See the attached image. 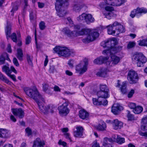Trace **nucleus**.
<instances>
[{
  "label": "nucleus",
  "instance_id": "nucleus-34",
  "mask_svg": "<svg viewBox=\"0 0 147 147\" xmlns=\"http://www.w3.org/2000/svg\"><path fill=\"white\" fill-rule=\"evenodd\" d=\"M99 77H105L107 75L106 70L105 69H102L96 74Z\"/></svg>",
  "mask_w": 147,
  "mask_h": 147
},
{
  "label": "nucleus",
  "instance_id": "nucleus-52",
  "mask_svg": "<svg viewBox=\"0 0 147 147\" xmlns=\"http://www.w3.org/2000/svg\"><path fill=\"white\" fill-rule=\"evenodd\" d=\"M135 92L134 90L133 89H131L130 91L127 94V97L129 98H131L132 96Z\"/></svg>",
  "mask_w": 147,
  "mask_h": 147
},
{
  "label": "nucleus",
  "instance_id": "nucleus-17",
  "mask_svg": "<svg viewBox=\"0 0 147 147\" xmlns=\"http://www.w3.org/2000/svg\"><path fill=\"white\" fill-rule=\"evenodd\" d=\"M123 109V107L119 104H114L112 107L111 111L114 114H117L119 112Z\"/></svg>",
  "mask_w": 147,
  "mask_h": 147
},
{
  "label": "nucleus",
  "instance_id": "nucleus-51",
  "mask_svg": "<svg viewBox=\"0 0 147 147\" xmlns=\"http://www.w3.org/2000/svg\"><path fill=\"white\" fill-rule=\"evenodd\" d=\"M26 132L28 136H30L32 134V131L31 129L29 127H27L25 129Z\"/></svg>",
  "mask_w": 147,
  "mask_h": 147
},
{
  "label": "nucleus",
  "instance_id": "nucleus-10",
  "mask_svg": "<svg viewBox=\"0 0 147 147\" xmlns=\"http://www.w3.org/2000/svg\"><path fill=\"white\" fill-rule=\"evenodd\" d=\"M115 53L110 54L111 61H106V64L107 66L110 67L113 66L118 64L120 62L121 58L115 55Z\"/></svg>",
  "mask_w": 147,
  "mask_h": 147
},
{
  "label": "nucleus",
  "instance_id": "nucleus-32",
  "mask_svg": "<svg viewBox=\"0 0 147 147\" xmlns=\"http://www.w3.org/2000/svg\"><path fill=\"white\" fill-rule=\"evenodd\" d=\"M16 57L19 60L22 61L23 60V54L22 49H18L17 50Z\"/></svg>",
  "mask_w": 147,
  "mask_h": 147
},
{
  "label": "nucleus",
  "instance_id": "nucleus-12",
  "mask_svg": "<svg viewBox=\"0 0 147 147\" xmlns=\"http://www.w3.org/2000/svg\"><path fill=\"white\" fill-rule=\"evenodd\" d=\"M63 7V5H60L59 2L55 4V9L57 12V14L59 17H63L65 15L66 13L65 10L62 9Z\"/></svg>",
  "mask_w": 147,
  "mask_h": 147
},
{
  "label": "nucleus",
  "instance_id": "nucleus-24",
  "mask_svg": "<svg viewBox=\"0 0 147 147\" xmlns=\"http://www.w3.org/2000/svg\"><path fill=\"white\" fill-rule=\"evenodd\" d=\"M113 142H116L119 144H122L125 142V139L121 138L120 136L117 135L116 136L114 135L113 136Z\"/></svg>",
  "mask_w": 147,
  "mask_h": 147
},
{
  "label": "nucleus",
  "instance_id": "nucleus-41",
  "mask_svg": "<svg viewBox=\"0 0 147 147\" xmlns=\"http://www.w3.org/2000/svg\"><path fill=\"white\" fill-rule=\"evenodd\" d=\"M103 13L105 17L109 19L111 18V16H112L113 13L112 12L109 11L103 12Z\"/></svg>",
  "mask_w": 147,
  "mask_h": 147
},
{
  "label": "nucleus",
  "instance_id": "nucleus-54",
  "mask_svg": "<svg viewBox=\"0 0 147 147\" xmlns=\"http://www.w3.org/2000/svg\"><path fill=\"white\" fill-rule=\"evenodd\" d=\"M74 61L72 59H70L67 62V64L69 67L71 68H72L73 67V64Z\"/></svg>",
  "mask_w": 147,
  "mask_h": 147
},
{
  "label": "nucleus",
  "instance_id": "nucleus-33",
  "mask_svg": "<svg viewBox=\"0 0 147 147\" xmlns=\"http://www.w3.org/2000/svg\"><path fill=\"white\" fill-rule=\"evenodd\" d=\"M120 90L123 94H125L127 91V83L125 81L122 82L121 86L120 88Z\"/></svg>",
  "mask_w": 147,
  "mask_h": 147
},
{
  "label": "nucleus",
  "instance_id": "nucleus-37",
  "mask_svg": "<svg viewBox=\"0 0 147 147\" xmlns=\"http://www.w3.org/2000/svg\"><path fill=\"white\" fill-rule=\"evenodd\" d=\"M56 1V3L59 2L60 3V5H63V7L67 6L69 4L68 1L69 0H55Z\"/></svg>",
  "mask_w": 147,
  "mask_h": 147
},
{
  "label": "nucleus",
  "instance_id": "nucleus-25",
  "mask_svg": "<svg viewBox=\"0 0 147 147\" xmlns=\"http://www.w3.org/2000/svg\"><path fill=\"white\" fill-rule=\"evenodd\" d=\"M33 144L38 147H43L45 145V143L44 140H42L39 138H37L35 140Z\"/></svg>",
  "mask_w": 147,
  "mask_h": 147
},
{
  "label": "nucleus",
  "instance_id": "nucleus-6",
  "mask_svg": "<svg viewBox=\"0 0 147 147\" xmlns=\"http://www.w3.org/2000/svg\"><path fill=\"white\" fill-rule=\"evenodd\" d=\"M77 19L79 22H81L83 20H85L87 24H89L91 23L94 22L95 20L91 14H87L85 13H82L77 17Z\"/></svg>",
  "mask_w": 147,
  "mask_h": 147
},
{
  "label": "nucleus",
  "instance_id": "nucleus-43",
  "mask_svg": "<svg viewBox=\"0 0 147 147\" xmlns=\"http://www.w3.org/2000/svg\"><path fill=\"white\" fill-rule=\"evenodd\" d=\"M137 9L139 15L142 13H147V9L146 8L144 7L141 8L138 7Z\"/></svg>",
  "mask_w": 147,
  "mask_h": 147
},
{
  "label": "nucleus",
  "instance_id": "nucleus-48",
  "mask_svg": "<svg viewBox=\"0 0 147 147\" xmlns=\"http://www.w3.org/2000/svg\"><path fill=\"white\" fill-rule=\"evenodd\" d=\"M138 44L141 46H145V39L138 41Z\"/></svg>",
  "mask_w": 147,
  "mask_h": 147
},
{
  "label": "nucleus",
  "instance_id": "nucleus-26",
  "mask_svg": "<svg viewBox=\"0 0 147 147\" xmlns=\"http://www.w3.org/2000/svg\"><path fill=\"white\" fill-rule=\"evenodd\" d=\"M89 113L84 110H81L79 111V115L82 119H87Z\"/></svg>",
  "mask_w": 147,
  "mask_h": 147
},
{
  "label": "nucleus",
  "instance_id": "nucleus-49",
  "mask_svg": "<svg viewBox=\"0 0 147 147\" xmlns=\"http://www.w3.org/2000/svg\"><path fill=\"white\" fill-rule=\"evenodd\" d=\"M13 7L11 11V12H13L14 11H16L18 10V5L16 3L12 4Z\"/></svg>",
  "mask_w": 147,
  "mask_h": 147
},
{
  "label": "nucleus",
  "instance_id": "nucleus-53",
  "mask_svg": "<svg viewBox=\"0 0 147 147\" xmlns=\"http://www.w3.org/2000/svg\"><path fill=\"white\" fill-rule=\"evenodd\" d=\"M31 38L29 36H28L26 38V45L29 44L31 42Z\"/></svg>",
  "mask_w": 147,
  "mask_h": 147
},
{
  "label": "nucleus",
  "instance_id": "nucleus-5",
  "mask_svg": "<svg viewBox=\"0 0 147 147\" xmlns=\"http://www.w3.org/2000/svg\"><path fill=\"white\" fill-rule=\"evenodd\" d=\"M134 63L137 64L139 67H142L147 61V59L142 53H139L134 54L132 58Z\"/></svg>",
  "mask_w": 147,
  "mask_h": 147
},
{
  "label": "nucleus",
  "instance_id": "nucleus-40",
  "mask_svg": "<svg viewBox=\"0 0 147 147\" xmlns=\"http://www.w3.org/2000/svg\"><path fill=\"white\" fill-rule=\"evenodd\" d=\"M26 59L28 63L30 65L32 66L33 65L32 60L33 57L31 56L29 54H27L26 55Z\"/></svg>",
  "mask_w": 147,
  "mask_h": 147
},
{
  "label": "nucleus",
  "instance_id": "nucleus-46",
  "mask_svg": "<svg viewBox=\"0 0 147 147\" xmlns=\"http://www.w3.org/2000/svg\"><path fill=\"white\" fill-rule=\"evenodd\" d=\"M127 117L129 120H131L134 119V115L130 113V112L128 111H127Z\"/></svg>",
  "mask_w": 147,
  "mask_h": 147
},
{
  "label": "nucleus",
  "instance_id": "nucleus-3",
  "mask_svg": "<svg viewBox=\"0 0 147 147\" xmlns=\"http://www.w3.org/2000/svg\"><path fill=\"white\" fill-rule=\"evenodd\" d=\"M107 41L109 46L110 47L109 49L103 51V54L108 55V53H117L122 50V46L113 47L118 43L117 40L116 38H113L111 39L108 40Z\"/></svg>",
  "mask_w": 147,
  "mask_h": 147
},
{
  "label": "nucleus",
  "instance_id": "nucleus-38",
  "mask_svg": "<svg viewBox=\"0 0 147 147\" xmlns=\"http://www.w3.org/2000/svg\"><path fill=\"white\" fill-rule=\"evenodd\" d=\"M84 5H80V4H75L74 5L73 9L76 12L79 11L82 8Z\"/></svg>",
  "mask_w": 147,
  "mask_h": 147
},
{
  "label": "nucleus",
  "instance_id": "nucleus-4",
  "mask_svg": "<svg viewBox=\"0 0 147 147\" xmlns=\"http://www.w3.org/2000/svg\"><path fill=\"white\" fill-rule=\"evenodd\" d=\"M53 50L59 56L67 57L70 56H74L75 52L73 50H70L66 47L57 46L55 47Z\"/></svg>",
  "mask_w": 147,
  "mask_h": 147
},
{
  "label": "nucleus",
  "instance_id": "nucleus-23",
  "mask_svg": "<svg viewBox=\"0 0 147 147\" xmlns=\"http://www.w3.org/2000/svg\"><path fill=\"white\" fill-rule=\"evenodd\" d=\"M113 25V23L112 25H109L107 26L108 28L107 32L108 34L114 35L116 32V27Z\"/></svg>",
  "mask_w": 147,
  "mask_h": 147
},
{
  "label": "nucleus",
  "instance_id": "nucleus-30",
  "mask_svg": "<svg viewBox=\"0 0 147 147\" xmlns=\"http://www.w3.org/2000/svg\"><path fill=\"white\" fill-rule=\"evenodd\" d=\"M5 59L7 60H10L8 55L6 53L1 56L0 57V65H2L4 63Z\"/></svg>",
  "mask_w": 147,
  "mask_h": 147
},
{
  "label": "nucleus",
  "instance_id": "nucleus-22",
  "mask_svg": "<svg viewBox=\"0 0 147 147\" xmlns=\"http://www.w3.org/2000/svg\"><path fill=\"white\" fill-rule=\"evenodd\" d=\"M112 124L113 127L115 129H120L123 126V123L117 119L113 120Z\"/></svg>",
  "mask_w": 147,
  "mask_h": 147
},
{
  "label": "nucleus",
  "instance_id": "nucleus-60",
  "mask_svg": "<svg viewBox=\"0 0 147 147\" xmlns=\"http://www.w3.org/2000/svg\"><path fill=\"white\" fill-rule=\"evenodd\" d=\"M94 63L96 64H101V62L100 61L99 57L95 59L94 61Z\"/></svg>",
  "mask_w": 147,
  "mask_h": 147
},
{
  "label": "nucleus",
  "instance_id": "nucleus-9",
  "mask_svg": "<svg viewBox=\"0 0 147 147\" xmlns=\"http://www.w3.org/2000/svg\"><path fill=\"white\" fill-rule=\"evenodd\" d=\"M69 102L68 100H65V102L58 107L59 114L61 115H66L69 112V110L67 107L68 105Z\"/></svg>",
  "mask_w": 147,
  "mask_h": 147
},
{
  "label": "nucleus",
  "instance_id": "nucleus-57",
  "mask_svg": "<svg viewBox=\"0 0 147 147\" xmlns=\"http://www.w3.org/2000/svg\"><path fill=\"white\" fill-rule=\"evenodd\" d=\"M105 10L107 11H111L114 10V8L113 7H110V6H107L105 7Z\"/></svg>",
  "mask_w": 147,
  "mask_h": 147
},
{
  "label": "nucleus",
  "instance_id": "nucleus-47",
  "mask_svg": "<svg viewBox=\"0 0 147 147\" xmlns=\"http://www.w3.org/2000/svg\"><path fill=\"white\" fill-rule=\"evenodd\" d=\"M136 45V43L134 42H130L127 45V48L130 49L134 47Z\"/></svg>",
  "mask_w": 147,
  "mask_h": 147
},
{
  "label": "nucleus",
  "instance_id": "nucleus-16",
  "mask_svg": "<svg viewBox=\"0 0 147 147\" xmlns=\"http://www.w3.org/2000/svg\"><path fill=\"white\" fill-rule=\"evenodd\" d=\"M113 25L115 26L116 28V32H117L118 34L120 33L124 32L125 31V28L120 23L117 21H115L113 23Z\"/></svg>",
  "mask_w": 147,
  "mask_h": 147
},
{
  "label": "nucleus",
  "instance_id": "nucleus-35",
  "mask_svg": "<svg viewBox=\"0 0 147 147\" xmlns=\"http://www.w3.org/2000/svg\"><path fill=\"white\" fill-rule=\"evenodd\" d=\"M0 80L9 85H11L12 84V82L7 79L1 72H0Z\"/></svg>",
  "mask_w": 147,
  "mask_h": 147
},
{
  "label": "nucleus",
  "instance_id": "nucleus-50",
  "mask_svg": "<svg viewBox=\"0 0 147 147\" xmlns=\"http://www.w3.org/2000/svg\"><path fill=\"white\" fill-rule=\"evenodd\" d=\"M39 27L41 30H44L45 28V23L43 22H41L39 24Z\"/></svg>",
  "mask_w": 147,
  "mask_h": 147
},
{
  "label": "nucleus",
  "instance_id": "nucleus-21",
  "mask_svg": "<svg viewBox=\"0 0 147 147\" xmlns=\"http://www.w3.org/2000/svg\"><path fill=\"white\" fill-rule=\"evenodd\" d=\"M77 130L74 132V136L76 137H81L82 136L84 129L81 126H77L76 127Z\"/></svg>",
  "mask_w": 147,
  "mask_h": 147
},
{
  "label": "nucleus",
  "instance_id": "nucleus-45",
  "mask_svg": "<svg viewBox=\"0 0 147 147\" xmlns=\"http://www.w3.org/2000/svg\"><path fill=\"white\" fill-rule=\"evenodd\" d=\"M100 45L101 46L105 48L107 47L108 48V49H109V46L107 40V41H105L102 42L100 43Z\"/></svg>",
  "mask_w": 147,
  "mask_h": 147
},
{
  "label": "nucleus",
  "instance_id": "nucleus-58",
  "mask_svg": "<svg viewBox=\"0 0 147 147\" xmlns=\"http://www.w3.org/2000/svg\"><path fill=\"white\" fill-rule=\"evenodd\" d=\"M49 70L50 73H53L55 70L54 66L53 65L50 66Z\"/></svg>",
  "mask_w": 147,
  "mask_h": 147
},
{
  "label": "nucleus",
  "instance_id": "nucleus-11",
  "mask_svg": "<svg viewBox=\"0 0 147 147\" xmlns=\"http://www.w3.org/2000/svg\"><path fill=\"white\" fill-rule=\"evenodd\" d=\"M127 78L130 84H133L137 82L138 77L136 72L130 70L128 73Z\"/></svg>",
  "mask_w": 147,
  "mask_h": 147
},
{
  "label": "nucleus",
  "instance_id": "nucleus-27",
  "mask_svg": "<svg viewBox=\"0 0 147 147\" xmlns=\"http://www.w3.org/2000/svg\"><path fill=\"white\" fill-rule=\"evenodd\" d=\"M63 31L68 37L75 36V30L71 31L68 28H65L63 29Z\"/></svg>",
  "mask_w": 147,
  "mask_h": 147
},
{
  "label": "nucleus",
  "instance_id": "nucleus-42",
  "mask_svg": "<svg viewBox=\"0 0 147 147\" xmlns=\"http://www.w3.org/2000/svg\"><path fill=\"white\" fill-rule=\"evenodd\" d=\"M138 11L137 8L136 9H134L131 13L130 16L132 18H134L135 16H138L139 15Z\"/></svg>",
  "mask_w": 147,
  "mask_h": 147
},
{
  "label": "nucleus",
  "instance_id": "nucleus-59",
  "mask_svg": "<svg viewBox=\"0 0 147 147\" xmlns=\"http://www.w3.org/2000/svg\"><path fill=\"white\" fill-rule=\"evenodd\" d=\"M139 134L141 136L147 137V131L144 132L140 131L139 132Z\"/></svg>",
  "mask_w": 147,
  "mask_h": 147
},
{
  "label": "nucleus",
  "instance_id": "nucleus-44",
  "mask_svg": "<svg viewBox=\"0 0 147 147\" xmlns=\"http://www.w3.org/2000/svg\"><path fill=\"white\" fill-rule=\"evenodd\" d=\"M100 61L101 62V64L103 63L109 59V57L108 56L103 57L101 56L99 57Z\"/></svg>",
  "mask_w": 147,
  "mask_h": 147
},
{
  "label": "nucleus",
  "instance_id": "nucleus-20",
  "mask_svg": "<svg viewBox=\"0 0 147 147\" xmlns=\"http://www.w3.org/2000/svg\"><path fill=\"white\" fill-rule=\"evenodd\" d=\"M109 92L105 91H99L97 92V95L98 98H101V99L103 100V99H106L109 97Z\"/></svg>",
  "mask_w": 147,
  "mask_h": 147
},
{
  "label": "nucleus",
  "instance_id": "nucleus-18",
  "mask_svg": "<svg viewBox=\"0 0 147 147\" xmlns=\"http://www.w3.org/2000/svg\"><path fill=\"white\" fill-rule=\"evenodd\" d=\"M113 142V139L105 138L103 140V146L104 147H112L111 143Z\"/></svg>",
  "mask_w": 147,
  "mask_h": 147
},
{
  "label": "nucleus",
  "instance_id": "nucleus-15",
  "mask_svg": "<svg viewBox=\"0 0 147 147\" xmlns=\"http://www.w3.org/2000/svg\"><path fill=\"white\" fill-rule=\"evenodd\" d=\"M12 112L14 115L18 116L20 118H22L24 115V112L21 108L13 109Z\"/></svg>",
  "mask_w": 147,
  "mask_h": 147
},
{
  "label": "nucleus",
  "instance_id": "nucleus-63",
  "mask_svg": "<svg viewBox=\"0 0 147 147\" xmlns=\"http://www.w3.org/2000/svg\"><path fill=\"white\" fill-rule=\"evenodd\" d=\"M64 135L66 139L69 140L70 142H71L72 140L70 137V135L68 133H65L64 134Z\"/></svg>",
  "mask_w": 147,
  "mask_h": 147
},
{
  "label": "nucleus",
  "instance_id": "nucleus-13",
  "mask_svg": "<svg viewBox=\"0 0 147 147\" xmlns=\"http://www.w3.org/2000/svg\"><path fill=\"white\" fill-rule=\"evenodd\" d=\"M107 4L113 6H119L124 3L123 0H105Z\"/></svg>",
  "mask_w": 147,
  "mask_h": 147
},
{
  "label": "nucleus",
  "instance_id": "nucleus-55",
  "mask_svg": "<svg viewBox=\"0 0 147 147\" xmlns=\"http://www.w3.org/2000/svg\"><path fill=\"white\" fill-rule=\"evenodd\" d=\"M128 106L130 108L133 109V110H134L136 107V104L134 103H129L128 105Z\"/></svg>",
  "mask_w": 147,
  "mask_h": 147
},
{
  "label": "nucleus",
  "instance_id": "nucleus-36",
  "mask_svg": "<svg viewBox=\"0 0 147 147\" xmlns=\"http://www.w3.org/2000/svg\"><path fill=\"white\" fill-rule=\"evenodd\" d=\"M143 109L141 106H136L135 109L133 110V112L136 114H139L141 113Z\"/></svg>",
  "mask_w": 147,
  "mask_h": 147
},
{
  "label": "nucleus",
  "instance_id": "nucleus-62",
  "mask_svg": "<svg viewBox=\"0 0 147 147\" xmlns=\"http://www.w3.org/2000/svg\"><path fill=\"white\" fill-rule=\"evenodd\" d=\"M11 74H9L7 76L10 77L14 81H16V78L15 76L14 75H11Z\"/></svg>",
  "mask_w": 147,
  "mask_h": 147
},
{
  "label": "nucleus",
  "instance_id": "nucleus-28",
  "mask_svg": "<svg viewBox=\"0 0 147 147\" xmlns=\"http://www.w3.org/2000/svg\"><path fill=\"white\" fill-rule=\"evenodd\" d=\"M141 128L144 131L147 130V117L143 118L141 121Z\"/></svg>",
  "mask_w": 147,
  "mask_h": 147
},
{
  "label": "nucleus",
  "instance_id": "nucleus-1",
  "mask_svg": "<svg viewBox=\"0 0 147 147\" xmlns=\"http://www.w3.org/2000/svg\"><path fill=\"white\" fill-rule=\"evenodd\" d=\"M26 94L33 99L37 103L40 111L44 114H47L49 111L51 113H54L56 110V108L53 105H49L44 106L41 101H44V98L40 94L36 88L34 89L26 87L24 89Z\"/></svg>",
  "mask_w": 147,
  "mask_h": 147
},
{
  "label": "nucleus",
  "instance_id": "nucleus-61",
  "mask_svg": "<svg viewBox=\"0 0 147 147\" xmlns=\"http://www.w3.org/2000/svg\"><path fill=\"white\" fill-rule=\"evenodd\" d=\"M48 87L49 86L47 84H44L43 85V91L44 92H46L49 89L48 88Z\"/></svg>",
  "mask_w": 147,
  "mask_h": 147
},
{
  "label": "nucleus",
  "instance_id": "nucleus-8",
  "mask_svg": "<svg viewBox=\"0 0 147 147\" xmlns=\"http://www.w3.org/2000/svg\"><path fill=\"white\" fill-rule=\"evenodd\" d=\"M11 30V24L7 22V25L5 29V33L6 35L7 39L10 37L13 42H17V36L16 34L13 33L10 35Z\"/></svg>",
  "mask_w": 147,
  "mask_h": 147
},
{
  "label": "nucleus",
  "instance_id": "nucleus-7",
  "mask_svg": "<svg viewBox=\"0 0 147 147\" xmlns=\"http://www.w3.org/2000/svg\"><path fill=\"white\" fill-rule=\"evenodd\" d=\"M84 64L80 63L77 65L76 67V72L81 75L86 71L87 69V66L88 64V60L85 59L84 60Z\"/></svg>",
  "mask_w": 147,
  "mask_h": 147
},
{
  "label": "nucleus",
  "instance_id": "nucleus-19",
  "mask_svg": "<svg viewBox=\"0 0 147 147\" xmlns=\"http://www.w3.org/2000/svg\"><path fill=\"white\" fill-rule=\"evenodd\" d=\"M10 69H10L9 67L6 65H4L2 67L3 71L7 75L9 74H11L12 71L15 74L17 73L16 70L13 66L11 67Z\"/></svg>",
  "mask_w": 147,
  "mask_h": 147
},
{
  "label": "nucleus",
  "instance_id": "nucleus-39",
  "mask_svg": "<svg viewBox=\"0 0 147 147\" xmlns=\"http://www.w3.org/2000/svg\"><path fill=\"white\" fill-rule=\"evenodd\" d=\"M100 90L106 92H109V90L107 86L105 84H100L99 85Z\"/></svg>",
  "mask_w": 147,
  "mask_h": 147
},
{
  "label": "nucleus",
  "instance_id": "nucleus-31",
  "mask_svg": "<svg viewBox=\"0 0 147 147\" xmlns=\"http://www.w3.org/2000/svg\"><path fill=\"white\" fill-rule=\"evenodd\" d=\"M106 127L105 123L101 121L97 126V129L99 130L103 131L106 130Z\"/></svg>",
  "mask_w": 147,
  "mask_h": 147
},
{
  "label": "nucleus",
  "instance_id": "nucleus-56",
  "mask_svg": "<svg viewBox=\"0 0 147 147\" xmlns=\"http://www.w3.org/2000/svg\"><path fill=\"white\" fill-rule=\"evenodd\" d=\"M13 61L14 64L16 66H19V64L17 59L16 57L13 58Z\"/></svg>",
  "mask_w": 147,
  "mask_h": 147
},
{
  "label": "nucleus",
  "instance_id": "nucleus-29",
  "mask_svg": "<svg viewBox=\"0 0 147 147\" xmlns=\"http://www.w3.org/2000/svg\"><path fill=\"white\" fill-rule=\"evenodd\" d=\"M8 131L5 129H0V137L7 138L8 136Z\"/></svg>",
  "mask_w": 147,
  "mask_h": 147
},
{
  "label": "nucleus",
  "instance_id": "nucleus-14",
  "mask_svg": "<svg viewBox=\"0 0 147 147\" xmlns=\"http://www.w3.org/2000/svg\"><path fill=\"white\" fill-rule=\"evenodd\" d=\"M92 102L94 105L99 106L100 105H106L107 104L108 101L106 99H103V100L100 98L97 99L95 98H92Z\"/></svg>",
  "mask_w": 147,
  "mask_h": 147
},
{
  "label": "nucleus",
  "instance_id": "nucleus-64",
  "mask_svg": "<svg viewBox=\"0 0 147 147\" xmlns=\"http://www.w3.org/2000/svg\"><path fill=\"white\" fill-rule=\"evenodd\" d=\"M30 20H33L34 17L35 15L33 14V12L31 11L30 13Z\"/></svg>",
  "mask_w": 147,
  "mask_h": 147
},
{
  "label": "nucleus",
  "instance_id": "nucleus-2",
  "mask_svg": "<svg viewBox=\"0 0 147 147\" xmlns=\"http://www.w3.org/2000/svg\"><path fill=\"white\" fill-rule=\"evenodd\" d=\"M67 20L69 23V26L70 27L74 26L75 30V36H76L80 35H86L84 38L82 39V42L87 43L95 40L99 36V33L94 30H91L90 29H82L78 31L80 28L79 25H74L73 22L70 17L67 18Z\"/></svg>",
  "mask_w": 147,
  "mask_h": 147
}]
</instances>
